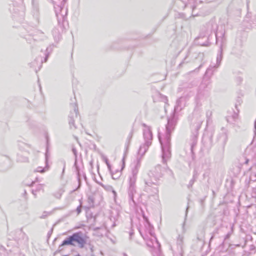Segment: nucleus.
<instances>
[{
    "mask_svg": "<svg viewBox=\"0 0 256 256\" xmlns=\"http://www.w3.org/2000/svg\"><path fill=\"white\" fill-rule=\"evenodd\" d=\"M204 120L198 114H194L191 124L192 130L198 132Z\"/></svg>",
    "mask_w": 256,
    "mask_h": 256,
    "instance_id": "obj_6",
    "label": "nucleus"
},
{
    "mask_svg": "<svg viewBox=\"0 0 256 256\" xmlns=\"http://www.w3.org/2000/svg\"><path fill=\"white\" fill-rule=\"evenodd\" d=\"M144 137L145 140V144L141 146L139 150V154L143 156L146 152L149 146L151 145L152 140V134L151 129L150 127L144 124Z\"/></svg>",
    "mask_w": 256,
    "mask_h": 256,
    "instance_id": "obj_4",
    "label": "nucleus"
},
{
    "mask_svg": "<svg viewBox=\"0 0 256 256\" xmlns=\"http://www.w3.org/2000/svg\"><path fill=\"white\" fill-rule=\"evenodd\" d=\"M101 186L108 192H112L114 194V199H116L117 196V194L112 186L108 184L105 185L103 184H102Z\"/></svg>",
    "mask_w": 256,
    "mask_h": 256,
    "instance_id": "obj_11",
    "label": "nucleus"
},
{
    "mask_svg": "<svg viewBox=\"0 0 256 256\" xmlns=\"http://www.w3.org/2000/svg\"><path fill=\"white\" fill-rule=\"evenodd\" d=\"M106 165H107V166H108V168L109 170H110V172H111V168H112V166H111L110 164V163H108V164H106Z\"/></svg>",
    "mask_w": 256,
    "mask_h": 256,
    "instance_id": "obj_20",
    "label": "nucleus"
},
{
    "mask_svg": "<svg viewBox=\"0 0 256 256\" xmlns=\"http://www.w3.org/2000/svg\"><path fill=\"white\" fill-rule=\"evenodd\" d=\"M176 122L174 118L169 120L166 126V140L164 144L161 140V138L159 135L158 138L160 144L162 145V161L164 164H166L170 158L171 152L170 151V134L174 130Z\"/></svg>",
    "mask_w": 256,
    "mask_h": 256,
    "instance_id": "obj_2",
    "label": "nucleus"
},
{
    "mask_svg": "<svg viewBox=\"0 0 256 256\" xmlns=\"http://www.w3.org/2000/svg\"><path fill=\"white\" fill-rule=\"evenodd\" d=\"M72 152H73V153L74 154V156H76H76H77V152H76V148H74L72 149Z\"/></svg>",
    "mask_w": 256,
    "mask_h": 256,
    "instance_id": "obj_18",
    "label": "nucleus"
},
{
    "mask_svg": "<svg viewBox=\"0 0 256 256\" xmlns=\"http://www.w3.org/2000/svg\"><path fill=\"white\" fill-rule=\"evenodd\" d=\"M71 107L72 108L73 111L71 112L69 116L68 121L70 126V128L72 130H76V127L74 124V121L76 118H78V108L76 103L72 104Z\"/></svg>",
    "mask_w": 256,
    "mask_h": 256,
    "instance_id": "obj_5",
    "label": "nucleus"
},
{
    "mask_svg": "<svg viewBox=\"0 0 256 256\" xmlns=\"http://www.w3.org/2000/svg\"><path fill=\"white\" fill-rule=\"evenodd\" d=\"M184 98H181L177 101V106L175 108V110L177 111L179 110V107H181V104L184 102Z\"/></svg>",
    "mask_w": 256,
    "mask_h": 256,
    "instance_id": "obj_13",
    "label": "nucleus"
},
{
    "mask_svg": "<svg viewBox=\"0 0 256 256\" xmlns=\"http://www.w3.org/2000/svg\"><path fill=\"white\" fill-rule=\"evenodd\" d=\"M158 95L160 96L162 101L164 102L166 104L168 103V100L166 96H162V94H160Z\"/></svg>",
    "mask_w": 256,
    "mask_h": 256,
    "instance_id": "obj_15",
    "label": "nucleus"
},
{
    "mask_svg": "<svg viewBox=\"0 0 256 256\" xmlns=\"http://www.w3.org/2000/svg\"><path fill=\"white\" fill-rule=\"evenodd\" d=\"M144 238L146 242V244L150 248H153L156 244L158 247L160 246V244L156 239V238L151 234V238Z\"/></svg>",
    "mask_w": 256,
    "mask_h": 256,
    "instance_id": "obj_7",
    "label": "nucleus"
},
{
    "mask_svg": "<svg viewBox=\"0 0 256 256\" xmlns=\"http://www.w3.org/2000/svg\"><path fill=\"white\" fill-rule=\"evenodd\" d=\"M48 170L49 166H48V154L47 152L46 154V166L44 168L42 167H38L36 170H34V172L44 173L48 171Z\"/></svg>",
    "mask_w": 256,
    "mask_h": 256,
    "instance_id": "obj_9",
    "label": "nucleus"
},
{
    "mask_svg": "<svg viewBox=\"0 0 256 256\" xmlns=\"http://www.w3.org/2000/svg\"><path fill=\"white\" fill-rule=\"evenodd\" d=\"M64 170H65V168H64V170H63V173L64 172Z\"/></svg>",
    "mask_w": 256,
    "mask_h": 256,
    "instance_id": "obj_24",
    "label": "nucleus"
},
{
    "mask_svg": "<svg viewBox=\"0 0 256 256\" xmlns=\"http://www.w3.org/2000/svg\"><path fill=\"white\" fill-rule=\"evenodd\" d=\"M120 174H121V172H118V174H119V176H118L117 177H114V175H112V178L114 180H116V179H118V178L120 176Z\"/></svg>",
    "mask_w": 256,
    "mask_h": 256,
    "instance_id": "obj_19",
    "label": "nucleus"
},
{
    "mask_svg": "<svg viewBox=\"0 0 256 256\" xmlns=\"http://www.w3.org/2000/svg\"><path fill=\"white\" fill-rule=\"evenodd\" d=\"M52 214H53V212H43V214H42V215L40 216V218H42V219L46 218L48 216Z\"/></svg>",
    "mask_w": 256,
    "mask_h": 256,
    "instance_id": "obj_14",
    "label": "nucleus"
},
{
    "mask_svg": "<svg viewBox=\"0 0 256 256\" xmlns=\"http://www.w3.org/2000/svg\"><path fill=\"white\" fill-rule=\"evenodd\" d=\"M124 158L123 159V162H124ZM124 166H123V167L122 168V170L124 168Z\"/></svg>",
    "mask_w": 256,
    "mask_h": 256,
    "instance_id": "obj_22",
    "label": "nucleus"
},
{
    "mask_svg": "<svg viewBox=\"0 0 256 256\" xmlns=\"http://www.w3.org/2000/svg\"><path fill=\"white\" fill-rule=\"evenodd\" d=\"M102 160L106 164H108V163H109L108 160L106 157L102 156Z\"/></svg>",
    "mask_w": 256,
    "mask_h": 256,
    "instance_id": "obj_17",
    "label": "nucleus"
},
{
    "mask_svg": "<svg viewBox=\"0 0 256 256\" xmlns=\"http://www.w3.org/2000/svg\"><path fill=\"white\" fill-rule=\"evenodd\" d=\"M140 168V162H138L136 165L132 169V176H136L138 177V174L139 172V169Z\"/></svg>",
    "mask_w": 256,
    "mask_h": 256,
    "instance_id": "obj_12",
    "label": "nucleus"
},
{
    "mask_svg": "<svg viewBox=\"0 0 256 256\" xmlns=\"http://www.w3.org/2000/svg\"><path fill=\"white\" fill-rule=\"evenodd\" d=\"M81 207L82 205H80L76 209V212L78 214H79L82 212Z\"/></svg>",
    "mask_w": 256,
    "mask_h": 256,
    "instance_id": "obj_16",
    "label": "nucleus"
},
{
    "mask_svg": "<svg viewBox=\"0 0 256 256\" xmlns=\"http://www.w3.org/2000/svg\"><path fill=\"white\" fill-rule=\"evenodd\" d=\"M86 243V242L82 233H75L72 236L66 238L60 246V248L64 246H78L80 248H83Z\"/></svg>",
    "mask_w": 256,
    "mask_h": 256,
    "instance_id": "obj_3",
    "label": "nucleus"
},
{
    "mask_svg": "<svg viewBox=\"0 0 256 256\" xmlns=\"http://www.w3.org/2000/svg\"><path fill=\"white\" fill-rule=\"evenodd\" d=\"M158 256H164L162 254H160Z\"/></svg>",
    "mask_w": 256,
    "mask_h": 256,
    "instance_id": "obj_25",
    "label": "nucleus"
},
{
    "mask_svg": "<svg viewBox=\"0 0 256 256\" xmlns=\"http://www.w3.org/2000/svg\"><path fill=\"white\" fill-rule=\"evenodd\" d=\"M248 160H247L246 161V163L247 164H248Z\"/></svg>",
    "mask_w": 256,
    "mask_h": 256,
    "instance_id": "obj_23",
    "label": "nucleus"
},
{
    "mask_svg": "<svg viewBox=\"0 0 256 256\" xmlns=\"http://www.w3.org/2000/svg\"><path fill=\"white\" fill-rule=\"evenodd\" d=\"M61 196H62V194H58V196H56V198H60V197H61Z\"/></svg>",
    "mask_w": 256,
    "mask_h": 256,
    "instance_id": "obj_21",
    "label": "nucleus"
},
{
    "mask_svg": "<svg viewBox=\"0 0 256 256\" xmlns=\"http://www.w3.org/2000/svg\"><path fill=\"white\" fill-rule=\"evenodd\" d=\"M162 170L160 166H158L150 173V180L146 182V190L152 196L158 195V180L162 176Z\"/></svg>",
    "mask_w": 256,
    "mask_h": 256,
    "instance_id": "obj_1",
    "label": "nucleus"
},
{
    "mask_svg": "<svg viewBox=\"0 0 256 256\" xmlns=\"http://www.w3.org/2000/svg\"><path fill=\"white\" fill-rule=\"evenodd\" d=\"M130 190L132 194L134 191V186L137 180V176H130L129 178Z\"/></svg>",
    "mask_w": 256,
    "mask_h": 256,
    "instance_id": "obj_10",
    "label": "nucleus"
},
{
    "mask_svg": "<svg viewBox=\"0 0 256 256\" xmlns=\"http://www.w3.org/2000/svg\"><path fill=\"white\" fill-rule=\"evenodd\" d=\"M186 232V230L185 228V222L182 225V234H179L177 238V244L180 246L182 248L184 245V234Z\"/></svg>",
    "mask_w": 256,
    "mask_h": 256,
    "instance_id": "obj_8",
    "label": "nucleus"
}]
</instances>
